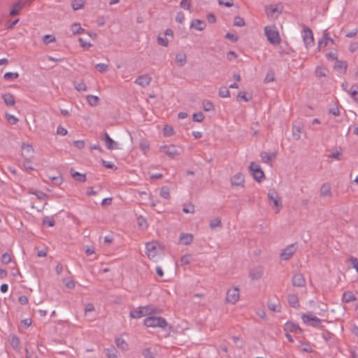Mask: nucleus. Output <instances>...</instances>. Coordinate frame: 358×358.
Returning a JSON list of instances; mask_svg holds the SVG:
<instances>
[{"label": "nucleus", "instance_id": "obj_1", "mask_svg": "<svg viewBox=\"0 0 358 358\" xmlns=\"http://www.w3.org/2000/svg\"><path fill=\"white\" fill-rule=\"evenodd\" d=\"M265 36L270 43L273 45H278L281 42L279 32L275 26H266L264 28Z\"/></svg>", "mask_w": 358, "mask_h": 358}, {"label": "nucleus", "instance_id": "obj_2", "mask_svg": "<svg viewBox=\"0 0 358 358\" xmlns=\"http://www.w3.org/2000/svg\"><path fill=\"white\" fill-rule=\"evenodd\" d=\"M156 313L157 309L152 306L148 305L134 309L130 311L129 314L131 317L137 319Z\"/></svg>", "mask_w": 358, "mask_h": 358}, {"label": "nucleus", "instance_id": "obj_3", "mask_svg": "<svg viewBox=\"0 0 358 358\" xmlns=\"http://www.w3.org/2000/svg\"><path fill=\"white\" fill-rule=\"evenodd\" d=\"M143 324L147 327H160L164 329L167 326L166 320L162 317L150 316L146 317Z\"/></svg>", "mask_w": 358, "mask_h": 358}, {"label": "nucleus", "instance_id": "obj_4", "mask_svg": "<svg viewBox=\"0 0 358 358\" xmlns=\"http://www.w3.org/2000/svg\"><path fill=\"white\" fill-rule=\"evenodd\" d=\"M146 254L148 257L154 261L157 262L160 257V249L157 242H150L146 243Z\"/></svg>", "mask_w": 358, "mask_h": 358}, {"label": "nucleus", "instance_id": "obj_5", "mask_svg": "<svg viewBox=\"0 0 358 358\" xmlns=\"http://www.w3.org/2000/svg\"><path fill=\"white\" fill-rule=\"evenodd\" d=\"M268 199L270 203L273 202V208H276V213H278L282 208V203L280 197L275 189H270L268 193Z\"/></svg>", "mask_w": 358, "mask_h": 358}, {"label": "nucleus", "instance_id": "obj_6", "mask_svg": "<svg viewBox=\"0 0 358 358\" xmlns=\"http://www.w3.org/2000/svg\"><path fill=\"white\" fill-rule=\"evenodd\" d=\"M249 168L256 181L261 182L262 179L264 178L265 176L264 171L259 164L251 162Z\"/></svg>", "mask_w": 358, "mask_h": 358}, {"label": "nucleus", "instance_id": "obj_7", "mask_svg": "<svg viewBox=\"0 0 358 358\" xmlns=\"http://www.w3.org/2000/svg\"><path fill=\"white\" fill-rule=\"evenodd\" d=\"M303 41L306 48H309L314 45V37L312 30L304 27L303 30Z\"/></svg>", "mask_w": 358, "mask_h": 358}, {"label": "nucleus", "instance_id": "obj_8", "mask_svg": "<svg viewBox=\"0 0 358 358\" xmlns=\"http://www.w3.org/2000/svg\"><path fill=\"white\" fill-rule=\"evenodd\" d=\"M239 297V289L233 287L227 290L225 300L227 303L235 304L238 301Z\"/></svg>", "mask_w": 358, "mask_h": 358}, {"label": "nucleus", "instance_id": "obj_9", "mask_svg": "<svg viewBox=\"0 0 358 358\" xmlns=\"http://www.w3.org/2000/svg\"><path fill=\"white\" fill-rule=\"evenodd\" d=\"M160 151L164 152L166 155L171 159H174L176 157L180 155V152L173 145L161 146Z\"/></svg>", "mask_w": 358, "mask_h": 358}, {"label": "nucleus", "instance_id": "obj_10", "mask_svg": "<svg viewBox=\"0 0 358 358\" xmlns=\"http://www.w3.org/2000/svg\"><path fill=\"white\" fill-rule=\"evenodd\" d=\"M303 322L308 325L313 327H321V320L315 316H313L308 314H303L302 315Z\"/></svg>", "mask_w": 358, "mask_h": 358}, {"label": "nucleus", "instance_id": "obj_11", "mask_svg": "<svg viewBox=\"0 0 358 358\" xmlns=\"http://www.w3.org/2000/svg\"><path fill=\"white\" fill-rule=\"evenodd\" d=\"M329 43L334 44V40L330 37L329 33L326 29L323 32L322 38L318 41L317 49L321 50L323 47H326Z\"/></svg>", "mask_w": 358, "mask_h": 358}, {"label": "nucleus", "instance_id": "obj_12", "mask_svg": "<svg viewBox=\"0 0 358 358\" xmlns=\"http://www.w3.org/2000/svg\"><path fill=\"white\" fill-rule=\"evenodd\" d=\"M296 247L295 244H291L287 246L281 252L280 257L283 260L289 259L295 253Z\"/></svg>", "mask_w": 358, "mask_h": 358}, {"label": "nucleus", "instance_id": "obj_13", "mask_svg": "<svg viewBox=\"0 0 358 358\" xmlns=\"http://www.w3.org/2000/svg\"><path fill=\"white\" fill-rule=\"evenodd\" d=\"M293 286L301 287L306 285V280L303 275L301 273H297L294 274L292 279Z\"/></svg>", "mask_w": 358, "mask_h": 358}, {"label": "nucleus", "instance_id": "obj_14", "mask_svg": "<svg viewBox=\"0 0 358 358\" xmlns=\"http://www.w3.org/2000/svg\"><path fill=\"white\" fill-rule=\"evenodd\" d=\"M152 80V78L148 74L139 76L135 80V83L141 86L142 87H145L148 86Z\"/></svg>", "mask_w": 358, "mask_h": 358}, {"label": "nucleus", "instance_id": "obj_15", "mask_svg": "<svg viewBox=\"0 0 358 358\" xmlns=\"http://www.w3.org/2000/svg\"><path fill=\"white\" fill-rule=\"evenodd\" d=\"M103 140L104 141L105 145L107 149L116 150L119 148L117 143L110 137L108 133L105 132Z\"/></svg>", "mask_w": 358, "mask_h": 358}, {"label": "nucleus", "instance_id": "obj_16", "mask_svg": "<svg viewBox=\"0 0 358 358\" xmlns=\"http://www.w3.org/2000/svg\"><path fill=\"white\" fill-rule=\"evenodd\" d=\"M245 181L244 176L238 173L231 178V184L233 186H243Z\"/></svg>", "mask_w": 358, "mask_h": 358}, {"label": "nucleus", "instance_id": "obj_17", "mask_svg": "<svg viewBox=\"0 0 358 358\" xmlns=\"http://www.w3.org/2000/svg\"><path fill=\"white\" fill-rule=\"evenodd\" d=\"M262 162L268 164H271L275 159L276 154L275 152L268 153L267 152H262L260 155Z\"/></svg>", "mask_w": 358, "mask_h": 358}, {"label": "nucleus", "instance_id": "obj_18", "mask_svg": "<svg viewBox=\"0 0 358 358\" xmlns=\"http://www.w3.org/2000/svg\"><path fill=\"white\" fill-rule=\"evenodd\" d=\"M303 131V125L300 123H296L293 125L292 135L293 138L296 141H299L301 138V134Z\"/></svg>", "mask_w": 358, "mask_h": 358}, {"label": "nucleus", "instance_id": "obj_19", "mask_svg": "<svg viewBox=\"0 0 358 358\" xmlns=\"http://www.w3.org/2000/svg\"><path fill=\"white\" fill-rule=\"evenodd\" d=\"M24 6V3H23V1L18 0L13 4V8L10 11V15L11 16L18 15L20 10L23 8Z\"/></svg>", "mask_w": 358, "mask_h": 358}, {"label": "nucleus", "instance_id": "obj_20", "mask_svg": "<svg viewBox=\"0 0 358 358\" xmlns=\"http://www.w3.org/2000/svg\"><path fill=\"white\" fill-rule=\"evenodd\" d=\"M266 12L268 17H277L280 11L277 6L270 5L266 7Z\"/></svg>", "mask_w": 358, "mask_h": 358}, {"label": "nucleus", "instance_id": "obj_21", "mask_svg": "<svg viewBox=\"0 0 358 358\" xmlns=\"http://www.w3.org/2000/svg\"><path fill=\"white\" fill-rule=\"evenodd\" d=\"M264 270L262 267H257L250 271V277L252 280H258L263 275Z\"/></svg>", "mask_w": 358, "mask_h": 358}, {"label": "nucleus", "instance_id": "obj_22", "mask_svg": "<svg viewBox=\"0 0 358 358\" xmlns=\"http://www.w3.org/2000/svg\"><path fill=\"white\" fill-rule=\"evenodd\" d=\"M193 241V236L191 234H181L179 242L180 243L188 245H189Z\"/></svg>", "mask_w": 358, "mask_h": 358}, {"label": "nucleus", "instance_id": "obj_23", "mask_svg": "<svg viewBox=\"0 0 358 358\" xmlns=\"http://www.w3.org/2000/svg\"><path fill=\"white\" fill-rule=\"evenodd\" d=\"M348 67L347 62L345 61L336 60L334 69L340 73H345Z\"/></svg>", "mask_w": 358, "mask_h": 358}, {"label": "nucleus", "instance_id": "obj_24", "mask_svg": "<svg viewBox=\"0 0 358 358\" xmlns=\"http://www.w3.org/2000/svg\"><path fill=\"white\" fill-rule=\"evenodd\" d=\"M287 301L289 304L294 308H297L299 307V299L296 294H289L287 295Z\"/></svg>", "mask_w": 358, "mask_h": 358}, {"label": "nucleus", "instance_id": "obj_25", "mask_svg": "<svg viewBox=\"0 0 358 358\" xmlns=\"http://www.w3.org/2000/svg\"><path fill=\"white\" fill-rule=\"evenodd\" d=\"M320 196L324 197H329L331 196V188L329 183H324L322 185L320 189Z\"/></svg>", "mask_w": 358, "mask_h": 358}, {"label": "nucleus", "instance_id": "obj_26", "mask_svg": "<svg viewBox=\"0 0 358 358\" xmlns=\"http://www.w3.org/2000/svg\"><path fill=\"white\" fill-rule=\"evenodd\" d=\"M206 26V22L200 20H195L191 24V27L198 31H203Z\"/></svg>", "mask_w": 358, "mask_h": 358}, {"label": "nucleus", "instance_id": "obj_27", "mask_svg": "<svg viewBox=\"0 0 358 358\" xmlns=\"http://www.w3.org/2000/svg\"><path fill=\"white\" fill-rule=\"evenodd\" d=\"M2 99H3L5 104L8 106H13L15 103L13 95L9 93L3 94Z\"/></svg>", "mask_w": 358, "mask_h": 358}, {"label": "nucleus", "instance_id": "obj_28", "mask_svg": "<svg viewBox=\"0 0 358 358\" xmlns=\"http://www.w3.org/2000/svg\"><path fill=\"white\" fill-rule=\"evenodd\" d=\"M347 92L355 101H358V85H353Z\"/></svg>", "mask_w": 358, "mask_h": 358}, {"label": "nucleus", "instance_id": "obj_29", "mask_svg": "<svg viewBox=\"0 0 358 358\" xmlns=\"http://www.w3.org/2000/svg\"><path fill=\"white\" fill-rule=\"evenodd\" d=\"M142 355L144 358H156V351L152 348H147L142 350Z\"/></svg>", "mask_w": 358, "mask_h": 358}, {"label": "nucleus", "instance_id": "obj_30", "mask_svg": "<svg viewBox=\"0 0 358 358\" xmlns=\"http://www.w3.org/2000/svg\"><path fill=\"white\" fill-rule=\"evenodd\" d=\"M342 300L345 303H350L355 301L356 297L352 292L347 291L343 294Z\"/></svg>", "mask_w": 358, "mask_h": 358}, {"label": "nucleus", "instance_id": "obj_31", "mask_svg": "<svg viewBox=\"0 0 358 358\" xmlns=\"http://www.w3.org/2000/svg\"><path fill=\"white\" fill-rule=\"evenodd\" d=\"M176 62L180 66H183L187 62V56L185 53L181 52L176 55Z\"/></svg>", "mask_w": 358, "mask_h": 358}, {"label": "nucleus", "instance_id": "obj_32", "mask_svg": "<svg viewBox=\"0 0 358 358\" xmlns=\"http://www.w3.org/2000/svg\"><path fill=\"white\" fill-rule=\"evenodd\" d=\"M86 99L88 104L93 107L96 106L99 103V98L97 96L87 95Z\"/></svg>", "mask_w": 358, "mask_h": 358}, {"label": "nucleus", "instance_id": "obj_33", "mask_svg": "<svg viewBox=\"0 0 358 358\" xmlns=\"http://www.w3.org/2000/svg\"><path fill=\"white\" fill-rule=\"evenodd\" d=\"M72 8L74 10H78L84 8L85 6V1L84 0H73L71 2Z\"/></svg>", "mask_w": 358, "mask_h": 358}, {"label": "nucleus", "instance_id": "obj_34", "mask_svg": "<svg viewBox=\"0 0 358 358\" xmlns=\"http://www.w3.org/2000/svg\"><path fill=\"white\" fill-rule=\"evenodd\" d=\"M71 30L73 34H79L85 31L80 23H73L71 27Z\"/></svg>", "mask_w": 358, "mask_h": 358}, {"label": "nucleus", "instance_id": "obj_35", "mask_svg": "<svg viewBox=\"0 0 358 358\" xmlns=\"http://www.w3.org/2000/svg\"><path fill=\"white\" fill-rule=\"evenodd\" d=\"M72 177L77 181L84 182L86 181L85 174L80 173L77 171H71Z\"/></svg>", "mask_w": 358, "mask_h": 358}, {"label": "nucleus", "instance_id": "obj_36", "mask_svg": "<svg viewBox=\"0 0 358 358\" xmlns=\"http://www.w3.org/2000/svg\"><path fill=\"white\" fill-rule=\"evenodd\" d=\"M115 344L117 348L122 349V350H127L128 348V345L123 338H117L115 339Z\"/></svg>", "mask_w": 358, "mask_h": 358}, {"label": "nucleus", "instance_id": "obj_37", "mask_svg": "<svg viewBox=\"0 0 358 358\" xmlns=\"http://www.w3.org/2000/svg\"><path fill=\"white\" fill-rule=\"evenodd\" d=\"M106 356L108 358H117L118 357V352L114 347H111L106 350Z\"/></svg>", "mask_w": 358, "mask_h": 358}, {"label": "nucleus", "instance_id": "obj_38", "mask_svg": "<svg viewBox=\"0 0 358 358\" xmlns=\"http://www.w3.org/2000/svg\"><path fill=\"white\" fill-rule=\"evenodd\" d=\"M19 77V73L17 72H7L4 74L3 78L5 80L11 81Z\"/></svg>", "mask_w": 358, "mask_h": 358}, {"label": "nucleus", "instance_id": "obj_39", "mask_svg": "<svg viewBox=\"0 0 358 358\" xmlns=\"http://www.w3.org/2000/svg\"><path fill=\"white\" fill-rule=\"evenodd\" d=\"M73 86L78 92H85L87 90V86L83 82L77 83L73 82Z\"/></svg>", "mask_w": 358, "mask_h": 358}, {"label": "nucleus", "instance_id": "obj_40", "mask_svg": "<svg viewBox=\"0 0 358 358\" xmlns=\"http://www.w3.org/2000/svg\"><path fill=\"white\" fill-rule=\"evenodd\" d=\"M160 196L166 199H169L170 197V192H169V188L166 186H164L161 188L160 190Z\"/></svg>", "mask_w": 358, "mask_h": 358}, {"label": "nucleus", "instance_id": "obj_41", "mask_svg": "<svg viewBox=\"0 0 358 358\" xmlns=\"http://www.w3.org/2000/svg\"><path fill=\"white\" fill-rule=\"evenodd\" d=\"M203 109L205 111H213L215 110L214 106L210 101H204L203 102Z\"/></svg>", "mask_w": 358, "mask_h": 358}, {"label": "nucleus", "instance_id": "obj_42", "mask_svg": "<svg viewBox=\"0 0 358 358\" xmlns=\"http://www.w3.org/2000/svg\"><path fill=\"white\" fill-rule=\"evenodd\" d=\"M219 95L222 98L229 97L230 92L226 87H222L219 90Z\"/></svg>", "mask_w": 358, "mask_h": 358}, {"label": "nucleus", "instance_id": "obj_43", "mask_svg": "<svg viewBox=\"0 0 358 358\" xmlns=\"http://www.w3.org/2000/svg\"><path fill=\"white\" fill-rule=\"evenodd\" d=\"M268 308L274 312H280V303H273L270 301L268 302Z\"/></svg>", "mask_w": 358, "mask_h": 358}, {"label": "nucleus", "instance_id": "obj_44", "mask_svg": "<svg viewBox=\"0 0 358 358\" xmlns=\"http://www.w3.org/2000/svg\"><path fill=\"white\" fill-rule=\"evenodd\" d=\"M222 226L221 220L219 217H215L210 220V227L211 228L220 227Z\"/></svg>", "mask_w": 358, "mask_h": 358}, {"label": "nucleus", "instance_id": "obj_45", "mask_svg": "<svg viewBox=\"0 0 358 358\" xmlns=\"http://www.w3.org/2000/svg\"><path fill=\"white\" fill-rule=\"evenodd\" d=\"M315 73L318 77H324L327 76V69L322 66H317L315 70Z\"/></svg>", "mask_w": 358, "mask_h": 358}, {"label": "nucleus", "instance_id": "obj_46", "mask_svg": "<svg viewBox=\"0 0 358 358\" xmlns=\"http://www.w3.org/2000/svg\"><path fill=\"white\" fill-rule=\"evenodd\" d=\"M1 260L3 264H7L12 261L11 255L9 253L6 252L2 255Z\"/></svg>", "mask_w": 358, "mask_h": 358}, {"label": "nucleus", "instance_id": "obj_47", "mask_svg": "<svg viewBox=\"0 0 358 358\" xmlns=\"http://www.w3.org/2000/svg\"><path fill=\"white\" fill-rule=\"evenodd\" d=\"M192 5V1L191 0H182L180 1V6L181 8L190 10Z\"/></svg>", "mask_w": 358, "mask_h": 358}, {"label": "nucleus", "instance_id": "obj_48", "mask_svg": "<svg viewBox=\"0 0 358 358\" xmlns=\"http://www.w3.org/2000/svg\"><path fill=\"white\" fill-rule=\"evenodd\" d=\"M204 119V115L202 113H194L192 117V120L196 122H201Z\"/></svg>", "mask_w": 358, "mask_h": 358}, {"label": "nucleus", "instance_id": "obj_49", "mask_svg": "<svg viewBox=\"0 0 358 358\" xmlns=\"http://www.w3.org/2000/svg\"><path fill=\"white\" fill-rule=\"evenodd\" d=\"M5 115L6 120L12 124H15L18 121V119L11 114L6 113Z\"/></svg>", "mask_w": 358, "mask_h": 358}, {"label": "nucleus", "instance_id": "obj_50", "mask_svg": "<svg viewBox=\"0 0 358 358\" xmlns=\"http://www.w3.org/2000/svg\"><path fill=\"white\" fill-rule=\"evenodd\" d=\"M108 65L105 64L103 63H99L96 64V69L100 72V73H104L108 70Z\"/></svg>", "mask_w": 358, "mask_h": 358}, {"label": "nucleus", "instance_id": "obj_51", "mask_svg": "<svg viewBox=\"0 0 358 358\" xmlns=\"http://www.w3.org/2000/svg\"><path fill=\"white\" fill-rule=\"evenodd\" d=\"M43 224L48 227H53L55 224V221L52 217H46L43 219Z\"/></svg>", "mask_w": 358, "mask_h": 358}, {"label": "nucleus", "instance_id": "obj_52", "mask_svg": "<svg viewBox=\"0 0 358 358\" xmlns=\"http://www.w3.org/2000/svg\"><path fill=\"white\" fill-rule=\"evenodd\" d=\"M349 262L351 263L352 267L358 273V259L355 257H350Z\"/></svg>", "mask_w": 358, "mask_h": 358}, {"label": "nucleus", "instance_id": "obj_53", "mask_svg": "<svg viewBox=\"0 0 358 358\" xmlns=\"http://www.w3.org/2000/svg\"><path fill=\"white\" fill-rule=\"evenodd\" d=\"M22 150L23 152H26L27 155L31 154L34 151L32 146L29 144H23L22 145Z\"/></svg>", "mask_w": 358, "mask_h": 358}, {"label": "nucleus", "instance_id": "obj_54", "mask_svg": "<svg viewBox=\"0 0 358 358\" xmlns=\"http://www.w3.org/2000/svg\"><path fill=\"white\" fill-rule=\"evenodd\" d=\"M234 24L236 27H243L245 25V21L242 17L237 16L234 18Z\"/></svg>", "mask_w": 358, "mask_h": 358}, {"label": "nucleus", "instance_id": "obj_55", "mask_svg": "<svg viewBox=\"0 0 358 358\" xmlns=\"http://www.w3.org/2000/svg\"><path fill=\"white\" fill-rule=\"evenodd\" d=\"M30 193L36 195L37 196V198L40 200H43L47 196V194L41 191H33V192H30Z\"/></svg>", "mask_w": 358, "mask_h": 358}, {"label": "nucleus", "instance_id": "obj_56", "mask_svg": "<svg viewBox=\"0 0 358 358\" xmlns=\"http://www.w3.org/2000/svg\"><path fill=\"white\" fill-rule=\"evenodd\" d=\"M157 43L159 45H160L162 46L166 47V46H168L169 41L167 40L166 38L162 37V36H159L157 37Z\"/></svg>", "mask_w": 358, "mask_h": 358}, {"label": "nucleus", "instance_id": "obj_57", "mask_svg": "<svg viewBox=\"0 0 358 358\" xmlns=\"http://www.w3.org/2000/svg\"><path fill=\"white\" fill-rule=\"evenodd\" d=\"M10 345H12V347L15 349L19 347V345H20V340L19 338L15 336H13L12 338H11V340H10Z\"/></svg>", "mask_w": 358, "mask_h": 358}, {"label": "nucleus", "instance_id": "obj_58", "mask_svg": "<svg viewBox=\"0 0 358 358\" xmlns=\"http://www.w3.org/2000/svg\"><path fill=\"white\" fill-rule=\"evenodd\" d=\"M55 41V37L53 35L47 34L43 37V41L46 44L50 42H54Z\"/></svg>", "mask_w": 358, "mask_h": 358}, {"label": "nucleus", "instance_id": "obj_59", "mask_svg": "<svg viewBox=\"0 0 358 358\" xmlns=\"http://www.w3.org/2000/svg\"><path fill=\"white\" fill-rule=\"evenodd\" d=\"M191 259H192V257H191L190 255H185L181 257L180 262L182 264L187 265L190 263Z\"/></svg>", "mask_w": 358, "mask_h": 358}, {"label": "nucleus", "instance_id": "obj_60", "mask_svg": "<svg viewBox=\"0 0 358 358\" xmlns=\"http://www.w3.org/2000/svg\"><path fill=\"white\" fill-rule=\"evenodd\" d=\"M182 211L185 213H194V206L192 204H189L188 206H184Z\"/></svg>", "mask_w": 358, "mask_h": 358}, {"label": "nucleus", "instance_id": "obj_61", "mask_svg": "<svg viewBox=\"0 0 358 358\" xmlns=\"http://www.w3.org/2000/svg\"><path fill=\"white\" fill-rule=\"evenodd\" d=\"M220 5H223L226 7H231L233 6V0H218Z\"/></svg>", "mask_w": 358, "mask_h": 358}, {"label": "nucleus", "instance_id": "obj_62", "mask_svg": "<svg viewBox=\"0 0 358 358\" xmlns=\"http://www.w3.org/2000/svg\"><path fill=\"white\" fill-rule=\"evenodd\" d=\"M78 41L80 45L84 48L87 49L92 46V44L90 43L86 42L83 38H79Z\"/></svg>", "mask_w": 358, "mask_h": 358}, {"label": "nucleus", "instance_id": "obj_63", "mask_svg": "<svg viewBox=\"0 0 358 358\" xmlns=\"http://www.w3.org/2000/svg\"><path fill=\"white\" fill-rule=\"evenodd\" d=\"M57 134L60 136H65L68 134V131L64 127L59 126L57 129Z\"/></svg>", "mask_w": 358, "mask_h": 358}, {"label": "nucleus", "instance_id": "obj_64", "mask_svg": "<svg viewBox=\"0 0 358 358\" xmlns=\"http://www.w3.org/2000/svg\"><path fill=\"white\" fill-rule=\"evenodd\" d=\"M176 22L182 23L185 20V15L182 12H178L176 16Z\"/></svg>", "mask_w": 358, "mask_h": 358}]
</instances>
